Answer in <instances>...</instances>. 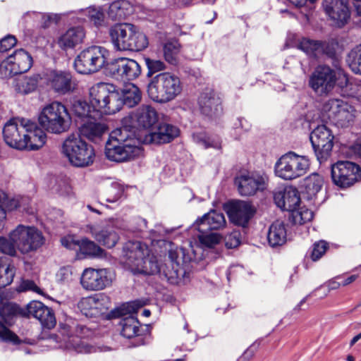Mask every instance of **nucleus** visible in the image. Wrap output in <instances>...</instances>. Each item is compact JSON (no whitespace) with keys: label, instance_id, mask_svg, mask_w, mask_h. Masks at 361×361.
<instances>
[{"label":"nucleus","instance_id":"393cba45","mask_svg":"<svg viewBox=\"0 0 361 361\" xmlns=\"http://www.w3.org/2000/svg\"><path fill=\"white\" fill-rule=\"evenodd\" d=\"M32 65L31 56L25 50L19 49L10 55L5 65L8 76L22 74L27 72Z\"/></svg>","mask_w":361,"mask_h":361},{"label":"nucleus","instance_id":"13d9d810","mask_svg":"<svg viewBox=\"0 0 361 361\" xmlns=\"http://www.w3.org/2000/svg\"><path fill=\"white\" fill-rule=\"evenodd\" d=\"M123 188L118 183H113L107 190L106 202H117L123 195Z\"/></svg>","mask_w":361,"mask_h":361},{"label":"nucleus","instance_id":"0eeeda50","mask_svg":"<svg viewBox=\"0 0 361 361\" xmlns=\"http://www.w3.org/2000/svg\"><path fill=\"white\" fill-rule=\"evenodd\" d=\"M62 153L74 166L85 167L94 162L93 147L83 140L78 134H71L63 141Z\"/></svg>","mask_w":361,"mask_h":361},{"label":"nucleus","instance_id":"6e6d98bb","mask_svg":"<svg viewBox=\"0 0 361 361\" xmlns=\"http://www.w3.org/2000/svg\"><path fill=\"white\" fill-rule=\"evenodd\" d=\"M319 41L311 40L309 39H302L299 44L298 48L305 52L307 55L318 57Z\"/></svg>","mask_w":361,"mask_h":361},{"label":"nucleus","instance_id":"c03bdc74","mask_svg":"<svg viewBox=\"0 0 361 361\" xmlns=\"http://www.w3.org/2000/svg\"><path fill=\"white\" fill-rule=\"evenodd\" d=\"M180 264H164L161 265L159 276L171 284H177L180 280Z\"/></svg>","mask_w":361,"mask_h":361},{"label":"nucleus","instance_id":"5701e85b","mask_svg":"<svg viewBox=\"0 0 361 361\" xmlns=\"http://www.w3.org/2000/svg\"><path fill=\"white\" fill-rule=\"evenodd\" d=\"M324 10L334 25L343 27L350 19V11L345 0H324Z\"/></svg>","mask_w":361,"mask_h":361},{"label":"nucleus","instance_id":"f704fd0d","mask_svg":"<svg viewBox=\"0 0 361 361\" xmlns=\"http://www.w3.org/2000/svg\"><path fill=\"white\" fill-rule=\"evenodd\" d=\"M104 250L94 242L85 238L78 240L76 256L78 259L101 257L104 255Z\"/></svg>","mask_w":361,"mask_h":361},{"label":"nucleus","instance_id":"c9c22d12","mask_svg":"<svg viewBox=\"0 0 361 361\" xmlns=\"http://www.w3.org/2000/svg\"><path fill=\"white\" fill-rule=\"evenodd\" d=\"M269 244L274 247L283 245L287 240V230L285 224L276 220L269 228L267 234Z\"/></svg>","mask_w":361,"mask_h":361},{"label":"nucleus","instance_id":"c85d7f7f","mask_svg":"<svg viewBox=\"0 0 361 361\" xmlns=\"http://www.w3.org/2000/svg\"><path fill=\"white\" fill-rule=\"evenodd\" d=\"M179 135V129L171 124L161 123L157 131L146 134L142 142L145 143H167Z\"/></svg>","mask_w":361,"mask_h":361},{"label":"nucleus","instance_id":"f03ea898","mask_svg":"<svg viewBox=\"0 0 361 361\" xmlns=\"http://www.w3.org/2000/svg\"><path fill=\"white\" fill-rule=\"evenodd\" d=\"M124 263L132 269L146 275L161 273V266L147 245L140 241H128L123 247Z\"/></svg>","mask_w":361,"mask_h":361},{"label":"nucleus","instance_id":"8fccbe9b","mask_svg":"<svg viewBox=\"0 0 361 361\" xmlns=\"http://www.w3.org/2000/svg\"><path fill=\"white\" fill-rule=\"evenodd\" d=\"M20 314H22L20 308L14 303L8 302L0 307V317L7 324H10L12 319Z\"/></svg>","mask_w":361,"mask_h":361},{"label":"nucleus","instance_id":"338daca9","mask_svg":"<svg viewBox=\"0 0 361 361\" xmlns=\"http://www.w3.org/2000/svg\"><path fill=\"white\" fill-rule=\"evenodd\" d=\"M240 243V234L238 231H233L225 238V244L228 248H234Z\"/></svg>","mask_w":361,"mask_h":361},{"label":"nucleus","instance_id":"7ed1b4c3","mask_svg":"<svg viewBox=\"0 0 361 361\" xmlns=\"http://www.w3.org/2000/svg\"><path fill=\"white\" fill-rule=\"evenodd\" d=\"M90 102L93 116L113 114L121 109L120 92L110 83L99 82L90 88Z\"/></svg>","mask_w":361,"mask_h":361},{"label":"nucleus","instance_id":"774afa93","mask_svg":"<svg viewBox=\"0 0 361 361\" xmlns=\"http://www.w3.org/2000/svg\"><path fill=\"white\" fill-rule=\"evenodd\" d=\"M37 16L42 19V26L47 27L49 25L51 22L57 23L61 20V15L56 13H37Z\"/></svg>","mask_w":361,"mask_h":361},{"label":"nucleus","instance_id":"6ab92c4d","mask_svg":"<svg viewBox=\"0 0 361 361\" xmlns=\"http://www.w3.org/2000/svg\"><path fill=\"white\" fill-rule=\"evenodd\" d=\"M267 177L259 173L243 174L235 178L239 193L243 196H251L267 187Z\"/></svg>","mask_w":361,"mask_h":361},{"label":"nucleus","instance_id":"dca6fc26","mask_svg":"<svg viewBox=\"0 0 361 361\" xmlns=\"http://www.w3.org/2000/svg\"><path fill=\"white\" fill-rule=\"evenodd\" d=\"M108 70L117 80H131L136 79L141 74L139 63L130 59L118 58L108 64Z\"/></svg>","mask_w":361,"mask_h":361},{"label":"nucleus","instance_id":"680f3d73","mask_svg":"<svg viewBox=\"0 0 361 361\" xmlns=\"http://www.w3.org/2000/svg\"><path fill=\"white\" fill-rule=\"evenodd\" d=\"M345 154L347 157L350 159L361 157V140L358 138L355 143L347 146Z\"/></svg>","mask_w":361,"mask_h":361},{"label":"nucleus","instance_id":"7c9ffc66","mask_svg":"<svg viewBox=\"0 0 361 361\" xmlns=\"http://www.w3.org/2000/svg\"><path fill=\"white\" fill-rule=\"evenodd\" d=\"M19 75L13 78L12 85L18 93L22 94H27L34 92L40 81H43L42 75L40 74H34L31 76Z\"/></svg>","mask_w":361,"mask_h":361},{"label":"nucleus","instance_id":"58836bf2","mask_svg":"<svg viewBox=\"0 0 361 361\" xmlns=\"http://www.w3.org/2000/svg\"><path fill=\"white\" fill-rule=\"evenodd\" d=\"M181 45L176 39H171L163 44V54L166 62L177 66L179 62V54Z\"/></svg>","mask_w":361,"mask_h":361},{"label":"nucleus","instance_id":"9d476101","mask_svg":"<svg viewBox=\"0 0 361 361\" xmlns=\"http://www.w3.org/2000/svg\"><path fill=\"white\" fill-rule=\"evenodd\" d=\"M10 238L23 254L36 251L43 245L45 240L42 233L38 228L22 224L10 233Z\"/></svg>","mask_w":361,"mask_h":361},{"label":"nucleus","instance_id":"49530a36","mask_svg":"<svg viewBox=\"0 0 361 361\" xmlns=\"http://www.w3.org/2000/svg\"><path fill=\"white\" fill-rule=\"evenodd\" d=\"M15 276L14 266L0 259V288L10 285Z\"/></svg>","mask_w":361,"mask_h":361},{"label":"nucleus","instance_id":"c756f323","mask_svg":"<svg viewBox=\"0 0 361 361\" xmlns=\"http://www.w3.org/2000/svg\"><path fill=\"white\" fill-rule=\"evenodd\" d=\"M85 36V33L82 27H73L59 37L57 43L63 50L73 49L82 42Z\"/></svg>","mask_w":361,"mask_h":361},{"label":"nucleus","instance_id":"9b49d317","mask_svg":"<svg viewBox=\"0 0 361 361\" xmlns=\"http://www.w3.org/2000/svg\"><path fill=\"white\" fill-rule=\"evenodd\" d=\"M115 279L114 272L106 268H85L80 279L82 288L87 291H100L110 287Z\"/></svg>","mask_w":361,"mask_h":361},{"label":"nucleus","instance_id":"72a5a7b5","mask_svg":"<svg viewBox=\"0 0 361 361\" xmlns=\"http://www.w3.org/2000/svg\"><path fill=\"white\" fill-rule=\"evenodd\" d=\"M226 219L224 214L216 210H211L201 219L196 221L194 226H202L209 230H218L225 226Z\"/></svg>","mask_w":361,"mask_h":361},{"label":"nucleus","instance_id":"ddd939ff","mask_svg":"<svg viewBox=\"0 0 361 361\" xmlns=\"http://www.w3.org/2000/svg\"><path fill=\"white\" fill-rule=\"evenodd\" d=\"M361 169L359 164L350 161H338L331 165V176L334 185L346 188L358 180Z\"/></svg>","mask_w":361,"mask_h":361},{"label":"nucleus","instance_id":"4468645a","mask_svg":"<svg viewBox=\"0 0 361 361\" xmlns=\"http://www.w3.org/2000/svg\"><path fill=\"white\" fill-rule=\"evenodd\" d=\"M310 139L317 160L320 163L325 161L334 145L331 130L325 125L318 126L312 131Z\"/></svg>","mask_w":361,"mask_h":361},{"label":"nucleus","instance_id":"f3484780","mask_svg":"<svg viewBox=\"0 0 361 361\" xmlns=\"http://www.w3.org/2000/svg\"><path fill=\"white\" fill-rule=\"evenodd\" d=\"M42 79L43 82L61 94L68 93L75 88L71 73L68 71L48 70L43 73Z\"/></svg>","mask_w":361,"mask_h":361},{"label":"nucleus","instance_id":"20e7f679","mask_svg":"<svg viewBox=\"0 0 361 361\" xmlns=\"http://www.w3.org/2000/svg\"><path fill=\"white\" fill-rule=\"evenodd\" d=\"M274 200L278 207L290 212L289 219L294 224H304L313 219V212L305 207H299L300 198L295 188L286 187L274 193Z\"/></svg>","mask_w":361,"mask_h":361},{"label":"nucleus","instance_id":"a19ab883","mask_svg":"<svg viewBox=\"0 0 361 361\" xmlns=\"http://www.w3.org/2000/svg\"><path fill=\"white\" fill-rule=\"evenodd\" d=\"M128 51H140L144 50L149 44L148 38L145 33L133 25L132 33Z\"/></svg>","mask_w":361,"mask_h":361},{"label":"nucleus","instance_id":"2f4dec72","mask_svg":"<svg viewBox=\"0 0 361 361\" xmlns=\"http://www.w3.org/2000/svg\"><path fill=\"white\" fill-rule=\"evenodd\" d=\"M97 120V118H90L83 121V123L79 128L80 135L93 142L99 140L107 130L104 123Z\"/></svg>","mask_w":361,"mask_h":361},{"label":"nucleus","instance_id":"37998d69","mask_svg":"<svg viewBox=\"0 0 361 361\" xmlns=\"http://www.w3.org/2000/svg\"><path fill=\"white\" fill-rule=\"evenodd\" d=\"M121 335L127 338L140 336V322L133 317L124 318L121 322Z\"/></svg>","mask_w":361,"mask_h":361},{"label":"nucleus","instance_id":"0e129e2a","mask_svg":"<svg viewBox=\"0 0 361 361\" xmlns=\"http://www.w3.org/2000/svg\"><path fill=\"white\" fill-rule=\"evenodd\" d=\"M6 200L7 194L4 190H0V231L4 229L6 221V212L4 208Z\"/></svg>","mask_w":361,"mask_h":361},{"label":"nucleus","instance_id":"052dcab7","mask_svg":"<svg viewBox=\"0 0 361 361\" xmlns=\"http://www.w3.org/2000/svg\"><path fill=\"white\" fill-rule=\"evenodd\" d=\"M145 64L148 68V74H152L166 69V66L164 61L161 60L145 59Z\"/></svg>","mask_w":361,"mask_h":361},{"label":"nucleus","instance_id":"bf43d9fd","mask_svg":"<svg viewBox=\"0 0 361 361\" xmlns=\"http://www.w3.org/2000/svg\"><path fill=\"white\" fill-rule=\"evenodd\" d=\"M328 248V243L324 240H319L313 245L311 252V259L317 261L320 259L326 252Z\"/></svg>","mask_w":361,"mask_h":361},{"label":"nucleus","instance_id":"423d86ee","mask_svg":"<svg viewBox=\"0 0 361 361\" xmlns=\"http://www.w3.org/2000/svg\"><path fill=\"white\" fill-rule=\"evenodd\" d=\"M39 123L47 132L61 134L69 129L71 117L63 104L54 102L43 108L39 116Z\"/></svg>","mask_w":361,"mask_h":361},{"label":"nucleus","instance_id":"473e14b6","mask_svg":"<svg viewBox=\"0 0 361 361\" xmlns=\"http://www.w3.org/2000/svg\"><path fill=\"white\" fill-rule=\"evenodd\" d=\"M90 233L98 243L108 248L114 247L119 239L118 235L110 227L92 226Z\"/></svg>","mask_w":361,"mask_h":361},{"label":"nucleus","instance_id":"cd10ccee","mask_svg":"<svg viewBox=\"0 0 361 361\" xmlns=\"http://www.w3.org/2000/svg\"><path fill=\"white\" fill-rule=\"evenodd\" d=\"M75 326V322L71 319H68L64 323L59 324V332L63 336L62 341L64 343V347L67 349L75 350L78 353L91 352L83 345L78 336H73Z\"/></svg>","mask_w":361,"mask_h":361},{"label":"nucleus","instance_id":"a878e982","mask_svg":"<svg viewBox=\"0 0 361 361\" xmlns=\"http://www.w3.org/2000/svg\"><path fill=\"white\" fill-rule=\"evenodd\" d=\"M133 24L120 23L111 26L109 29L111 42L115 49L128 51Z\"/></svg>","mask_w":361,"mask_h":361},{"label":"nucleus","instance_id":"3c124183","mask_svg":"<svg viewBox=\"0 0 361 361\" xmlns=\"http://www.w3.org/2000/svg\"><path fill=\"white\" fill-rule=\"evenodd\" d=\"M345 104V102L339 99H329L323 104L322 111L326 114L327 118L331 121L334 114L336 115V112L341 109V106Z\"/></svg>","mask_w":361,"mask_h":361},{"label":"nucleus","instance_id":"ea45409f","mask_svg":"<svg viewBox=\"0 0 361 361\" xmlns=\"http://www.w3.org/2000/svg\"><path fill=\"white\" fill-rule=\"evenodd\" d=\"M355 118V109L354 108L345 103L341 106V109L339 111L336 112V114L334 116V118L331 120L336 126L341 128L348 127Z\"/></svg>","mask_w":361,"mask_h":361},{"label":"nucleus","instance_id":"a18cd8bd","mask_svg":"<svg viewBox=\"0 0 361 361\" xmlns=\"http://www.w3.org/2000/svg\"><path fill=\"white\" fill-rule=\"evenodd\" d=\"M73 111L75 115L81 118L82 121L90 118H99V116H93V109L90 103L86 101L78 100L73 104Z\"/></svg>","mask_w":361,"mask_h":361},{"label":"nucleus","instance_id":"412c9836","mask_svg":"<svg viewBox=\"0 0 361 361\" xmlns=\"http://www.w3.org/2000/svg\"><path fill=\"white\" fill-rule=\"evenodd\" d=\"M25 122V126L23 131L22 138L25 146H23V149L37 150L40 149L46 142V133L36 122L28 118H26Z\"/></svg>","mask_w":361,"mask_h":361},{"label":"nucleus","instance_id":"864d4df0","mask_svg":"<svg viewBox=\"0 0 361 361\" xmlns=\"http://www.w3.org/2000/svg\"><path fill=\"white\" fill-rule=\"evenodd\" d=\"M81 12L87 18L88 20L93 23L96 26L101 25L104 21V12L100 8L90 6L82 10Z\"/></svg>","mask_w":361,"mask_h":361},{"label":"nucleus","instance_id":"f8f14e48","mask_svg":"<svg viewBox=\"0 0 361 361\" xmlns=\"http://www.w3.org/2000/svg\"><path fill=\"white\" fill-rule=\"evenodd\" d=\"M157 121L158 115L156 110L149 105H142L135 112L122 119L121 127L133 132L135 135V129L150 130Z\"/></svg>","mask_w":361,"mask_h":361},{"label":"nucleus","instance_id":"79ce46f5","mask_svg":"<svg viewBox=\"0 0 361 361\" xmlns=\"http://www.w3.org/2000/svg\"><path fill=\"white\" fill-rule=\"evenodd\" d=\"M324 184L323 177L317 173H313L307 176L302 182V186L305 192L310 196H314L320 191Z\"/></svg>","mask_w":361,"mask_h":361},{"label":"nucleus","instance_id":"09e8293b","mask_svg":"<svg viewBox=\"0 0 361 361\" xmlns=\"http://www.w3.org/2000/svg\"><path fill=\"white\" fill-rule=\"evenodd\" d=\"M197 229L200 233L198 235V238L202 245L207 247H212L219 243L221 240V236L218 233H207L204 232V231L207 228H203L202 226H197Z\"/></svg>","mask_w":361,"mask_h":361},{"label":"nucleus","instance_id":"4d7b16f0","mask_svg":"<svg viewBox=\"0 0 361 361\" xmlns=\"http://www.w3.org/2000/svg\"><path fill=\"white\" fill-rule=\"evenodd\" d=\"M16 243L10 238L0 237V252L10 256H15L16 254Z\"/></svg>","mask_w":361,"mask_h":361},{"label":"nucleus","instance_id":"f257e3e1","mask_svg":"<svg viewBox=\"0 0 361 361\" xmlns=\"http://www.w3.org/2000/svg\"><path fill=\"white\" fill-rule=\"evenodd\" d=\"M140 142L142 140L137 138L133 132L120 127L111 133L105 145V155L112 161H129L142 154Z\"/></svg>","mask_w":361,"mask_h":361},{"label":"nucleus","instance_id":"6e6552de","mask_svg":"<svg viewBox=\"0 0 361 361\" xmlns=\"http://www.w3.org/2000/svg\"><path fill=\"white\" fill-rule=\"evenodd\" d=\"M310 159L294 152L283 154L275 163V175L285 180H292L304 176L309 170Z\"/></svg>","mask_w":361,"mask_h":361},{"label":"nucleus","instance_id":"b1692460","mask_svg":"<svg viewBox=\"0 0 361 361\" xmlns=\"http://www.w3.org/2000/svg\"><path fill=\"white\" fill-rule=\"evenodd\" d=\"M198 105L201 113L212 118L221 114V100L219 95L211 89H207L201 93L198 99Z\"/></svg>","mask_w":361,"mask_h":361},{"label":"nucleus","instance_id":"bb28decb","mask_svg":"<svg viewBox=\"0 0 361 361\" xmlns=\"http://www.w3.org/2000/svg\"><path fill=\"white\" fill-rule=\"evenodd\" d=\"M26 316L37 319L41 324L47 329L56 325V318L51 309L39 301H32L27 305Z\"/></svg>","mask_w":361,"mask_h":361},{"label":"nucleus","instance_id":"5fc2aeb1","mask_svg":"<svg viewBox=\"0 0 361 361\" xmlns=\"http://www.w3.org/2000/svg\"><path fill=\"white\" fill-rule=\"evenodd\" d=\"M192 139L195 143L203 147L204 148L220 147V143L219 141L214 140V139L208 137L207 135L204 132L193 133Z\"/></svg>","mask_w":361,"mask_h":361},{"label":"nucleus","instance_id":"de8ad7c7","mask_svg":"<svg viewBox=\"0 0 361 361\" xmlns=\"http://www.w3.org/2000/svg\"><path fill=\"white\" fill-rule=\"evenodd\" d=\"M346 62L354 73L361 72V44L357 45L350 51Z\"/></svg>","mask_w":361,"mask_h":361},{"label":"nucleus","instance_id":"aec40b11","mask_svg":"<svg viewBox=\"0 0 361 361\" xmlns=\"http://www.w3.org/2000/svg\"><path fill=\"white\" fill-rule=\"evenodd\" d=\"M25 118H13L8 121L3 128V136L6 143L15 149L23 150L25 146L23 138V131L25 128Z\"/></svg>","mask_w":361,"mask_h":361},{"label":"nucleus","instance_id":"2eb2a0df","mask_svg":"<svg viewBox=\"0 0 361 361\" xmlns=\"http://www.w3.org/2000/svg\"><path fill=\"white\" fill-rule=\"evenodd\" d=\"M336 83L334 71L329 66H319L310 78V86L318 94H327Z\"/></svg>","mask_w":361,"mask_h":361},{"label":"nucleus","instance_id":"e433bc0d","mask_svg":"<svg viewBox=\"0 0 361 361\" xmlns=\"http://www.w3.org/2000/svg\"><path fill=\"white\" fill-rule=\"evenodd\" d=\"M142 94L140 89L133 83L124 86L120 93L121 108L123 105L133 107L141 100Z\"/></svg>","mask_w":361,"mask_h":361},{"label":"nucleus","instance_id":"39448f33","mask_svg":"<svg viewBox=\"0 0 361 361\" xmlns=\"http://www.w3.org/2000/svg\"><path fill=\"white\" fill-rule=\"evenodd\" d=\"M183 90V84L178 76L164 72L152 78L147 87L149 97L154 102L166 103L176 99Z\"/></svg>","mask_w":361,"mask_h":361},{"label":"nucleus","instance_id":"4be33fe9","mask_svg":"<svg viewBox=\"0 0 361 361\" xmlns=\"http://www.w3.org/2000/svg\"><path fill=\"white\" fill-rule=\"evenodd\" d=\"M226 212L233 224L245 227L254 216L255 209L250 202L235 200L227 204Z\"/></svg>","mask_w":361,"mask_h":361},{"label":"nucleus","instance_id":"69168bd1","mask_svg":"<svg viewBox=\"0 0 361 361\" xmlns=\"http://www.w3.org/2000/svg\"><path fill=\"white\" fill-rule=\"evenodd\" d=\"M17 290L19 292L30 290L39 294L42 293L41 289L35 283L34 281L30 280H23Z\"/></svg>","mask_w":361,"mask_h":361},{"label":"nucleus","instance_id":"603ef678","mask_svg":"<svg viewBox=\"0 0 361 361\" xmlns=\"http://www.w3.org/2000/svg\"><path fill=\"white\" fill-rule=\"evenodd\" d=\"M319 51L318 56L322 54H325L329 57H334L336 53V50L339 47V44L337 39H330L327 41H319Z\"/></svg>","mask_w":361,"mask_h":361},{"label":"nucleus","instance_id":"a211bd4d","mask_svg":"<svg viewBox=\"0 0 361 361\" xmlns=\"http://www.w3.org/2000/svg\"><path fill=\"white\" fill-rule=\"evenodd\" d=\"M109 305V298L104 293H100L82 298L78 307L84 315L93 318L105 314Z\"/></svg>","mask_w":361,"mask_h":361},{"label":"nucleus","instance_id":"4c0bfd02","mask_svg":"<svg viewBox=\"0 0 361 361\" xmlns=\"http://www.w3.org/2000/svg\"><path fill=\"white\" fill-rule=\"evenodd\" d=\"M133 12L132 5L125 0L116 1L110 4L108 16L113 20H124Z\"/></svg>","mask_w":361,"mask_h":361},{"label":"nucleus","instance_id":"e2e57ef3","mask_svg":"<svg viewBox=\"0 0 361 361\" xmlns=\"http://www.w3.org/2000/svg\"><path fill=\"white\" fill-rule=\"evenodd\" d=\"M0 339L14 344L19 343L18 337L0 322Z\"/></svg>","mask_w":361,"mask_h":361},{"label":"nucleus","instance_id":"1a4fd4ad","mask_svg":"<svg viewBox=\"0 0 361 361\" xmlns=\"http://www.w3.org/2000/svg\"><path fill=\"white\" fill-rule=\"evenodd\" d=\"M109 51L101 46H90L83 49L74 61L75 70L81 74L96 73L107 64Z\"/></svg>","mask_w":361,"mask_h":361}]
</instances>
